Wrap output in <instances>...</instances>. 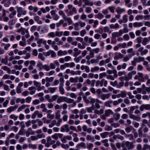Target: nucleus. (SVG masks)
Masks as SVG:
<instances>
[{
  "instance_id": "obj_1",
  "label": "nucleus",
  "mask_w": 150,
  "mask_h": 150,
  "mask_svg": "<svg viewBox=\"0 0 150 150\" xmlns=\"http://www.w3.org/2000/svg\"><path fill=\"white\" fill-rule=\"evenodd\" d=\"M58 13L59 15L62 16L63 19L65 21L67 22L69 24H71L72 23V21L71 18L67 17L63 11L62 10L59 11L58 12Z\"/></svg>"
},
{
  "instance_id": "obj_2",
  "label": "nucleus",
  "mask_w": 150,
  "mask_h": 150,
  "mask_svg": "<svg viewBox=\"0 0 150 150\" xmlns=\"http://www.w3.org/2000/svg\"><path fill=\"white\" fill-rule=\"evenodd\" d=\"M17 11V16L20 18L22 15L25 16L27 14L26 11L24 10L22 7H16Z\"/></svg>"
},
{
  "instance_id": "obj_3",
  "label": "nucleus",
  "mask_w": 150,
  "mask_h": 150,
  "mask_svg": "<svg viewBox=\"0 0 150 150\" xmlns=\"http://www.w3.org/2000/svg\"><path fill=\"white\" fill-rule=\"evenodd\" d=\"M37 67L39 68L40 71L44 69L46 71H49L50 70L49 66L47 64L43 65L41 62H38L36 65Z\"/></svg>"
},
{
  "instance_id": "obj_4",
  "label": "nucleus",
  "mask_w": 150,
  "mask_h": 150,
  "mask_svg": "<svg viewBox=\"0 0 150 150\" xmlns=\"http://www.w3.org/2000/svg\"><path fill=\"white\" fill-rule=\"evenodd\" d=\"M144 59V57L140 56L134 58L131 62V64L133 66H136L137 63H140L141 62H143Z\"/></svg>"
},
{
  "instance_id": "obj_5",
  "label": "nucleus",
  "mask_w": 150,
  "mask_h": 150,
  "mask_svg": "<svg viewBox=\"0 0 150 150\" xmlns=\"http://www.w3.org/2000/svg\"><path fill=\"white\" fill-rule=\"evenodd\" d=\"M67 7L69 11L68 13L69 15H72L77 13L76 8L75 7H74L72 5L69 4L67 5Z\"/></svg>"
},
{
  "instance_id": "obj_6",
  "label": "nucleus",
  "mask_w": 150,
  "mask_h": 150,
  "mask_svg": "<svg viewBox=\"0 0 150 150\" xmlns=\"http://www.w3.org/2000/svg\"><path fill=\"white\" fill-rule=\"evenodd\" d=\"M125 145L127 147L128 150L132 149L134 147V145L132 142L127 141L125 143Z\"/></svg>"
},
{
  "instance_id": "obj_7",
  "label": "nucleus",
  "mask_w": 150,
  "mask_h": 150,
  "mask_svg": "<svg viewBox=\"0 0 150 150\" xmlns=\"http://www.w3.org/2000/svg\"><path fill=\"white\" fill-rule=\"evenodd\" d=\"M90 100V103L91 104H93L95 102L97 103H102L101 101L99 100L98 99H94L90 97L88 98Z\"/></svg>"
},
{
  "instance_id": "obj_8",
  "label": "nucleus",
  "mask_w": 150,
  "mask_h": 150,
  "mask_svg": "<svg viewBox=\"0 0 150 150\" xmlns=\"http://www.w3.org/2000/svg\"><path fill=\"white\" fill-rule=\"evenodd\" d=\"M69 127V125L67 124H65L62 126L61 128V132H69L70 131V129Z\"/></svg>"
},
{
  "instance_id": "obj_9",
  "label": "nucleus",
  "mask_w": 150,
  "mask_h": 150,
  "mask_svg": "<svg viewBox=\"0 0 150 150\" xmlns=\"http://www.w3.org/2000/svg\"><path fill=\"white\" fill-rule=\"evenodd\" d=\"M50 12L54 20L57 21L59 19V17L56 13L55 11L54 10L51 11Z\"/></svg>"
},
{
  "instance_id": "obj_10",
  "label": "nucleus",
  "mask_w": 150,
  "mask_h": 150,
  "mask_svg": "<svg viewBox=\"0 0 150 150\" xmlns=\"http://www.w3.org/2000/svg\"><path fill=\"white\" fill-rule=\"evenodd\" d=\"M128 16L127 14L124 15L122 17V19H120L118 21V22L120 24L122 23H127L128 21Z\"/></svg>"
},
{
  "instance_id": "obj_11",
  "label": "nucleus",
  "mask_w": 150,
  "mask_h": 150,
  "mask_svg": "<svg viewBox=\"0 0 150 150\" xmlns=\"http://www.w3.org/2000/svg\"><path fill=\"white\" fill-rule=\"evenodd\" d=\"M34 84L37 88V90L38 91H41L42 88L41 87V83L36 81H34L33 82Z\"/></svg>"
},
{
  "instance_id": "obj_12",
  "label": "nucleus",
  "mask_w": 150,
  "mask_h": 150,
  "mask_svg": "<svg viewBox=\"0 0 150 150\" xmlns=\"http://www.w3.org/2000/svg\"><path fill=\"white\" fill-rule=\"evenodd\" d=\"M18 33H21V34L24 35L25 33H28V31L23 27H21L17 31Z\"/></svg>"
},
{
  "instance_id": "obj_13",
  "label": "nucleus",
  "mask_w": 150,
  "mask_h": 150,
  "mask_svg": "<svg viewBox=\"0 0 150 150\" xmlns=\"http://www.w3.org/2000/svg\"><path fill=\"white\" fill-rule=\"evenodd\" d=\"M84 40L86 43L90 44L92 42L93 40L92 38L89 37L88 36H86L84 38Z\"/></svg>"
},
{
  "instance_id": "obj_14",
  "label": "nucleus",
  "mask_w": 150,
  "mask_h": 150,
  "mask_svg": "<svg viewBox=\"0 0 150 150\" xmlns=\"http://www.w3.org/2000/svg\"><path fill=\"white\" fill-rule=\"evenodd\" d=\"M34 131H33L31 127L29 128L26 133V136L27 137H29L30 134L33 135L35 134Z\"/></svg>"
},
{
  "instance_id": "obj_15",
  "label": "nucleus",
  "mask_w": 150,
  "mask_h": 150,
  "mask_svg": "<svg viewBox=\"0 0 150 150\" xmlns=\"http://www.w3.org/2000/svg\"><path fill=\"white\" fill-rule=\"evenodd\" d=\"M74 56L75 57H76L81 52V51L77 48H74Z\"/></svg>"
},
{
  "instance_id": "obj_16",
  "label": "nucleus",
  "mask_w": 150,
  "mask_h": 150,
  "mask_svg": "<svg viewBox=\"0 0 150 150\" xmlns=\"http://www.w3.org/2000/svg\"><path fill=\"white\" fill-rule=\"evenodd\" d=\"M67 52L66 50L62 51L59 50L57 52V55L58 56H61L67 55Z\"/></svg>"
},
{
  "instance_id": "obj_17",
  "label": "nucleus",
  "mask_w": 150,
  "mask_h": 150,
  "mask_svg": "<svg viewBox=\"0 0 150 150\" xmlns=\"http://www.w3.org/2000/svg\"><path fill=\"white\" fill-rule=\"evenodd\" d=\"M110 96V94L106 93L102 94L100 96V98L103 100H105V99H108Z\"/></svg>"
},
{
  "instance_id": "obj_18",
  "label": "nucleus",
  "mask_w": 150,
  "mask_h": 150,
  "mask_svg": "<svg viewBox=\"0 0 150 150\" xmlns=\"http://www.w3.org/2000/svg\"><path fill=\"white\" fill-rule=\"evenodd\" d=\"M110 28L111 29H116L120 28V26L118 23H116L115 24H111L109 25Z\"/></svg>"
},
{
  "instance_id": "obj_19",
  "label": "nucleus",
  "mask_w": 150,
  "mask_h": 150,
  "mask_svg": "<svg viewBox=\"0 0 150 150\" xmlns=\"http://www.w3.org/2000/svg\"><path fill=\"white\" fill-rule=\"evenodd\" d=\"M66 98V97H60L58 98L57 100V102L58 103H60L62 102H65V100Z\"/></svg>"
},
{
  "instance_id": "obj_20",
  "label": "nucleus",
  "mask_w": 150,
  "mask_h": 150,
  "mask_svg": "<svg viewBox=\"0 0 150 150\" xmlns=\"http://www.w3.org/2000/svg\"><path fill=\"white\" fill-rule=\"evenodd\" d=\"M64 85L62 84H60L59 86V91L60 93L62 95H63L65 93V91L63 88Z\"/></svg>"
},
{
  "instance_id": "obj_21",
  "label": "nucleus",
  "mask_w": 150,
  "mask_h": 150,
  "mask_svg": "<svg viewBox=\"0 0 150 150\" xmlns=\"http://www.w3.org/2000/svg\"><path fill=\"white\" fill-rule=\"evenodd\" d=\"M113 113V112L110 109L106 110L105 111V115L107 117L109 116L110 115H112Z\"/></svg>"
},
{
  "instance_id": "obj_22",
  "label": "nucleus",
  "mask_w": 150,
  "mask_h": 150,
  "mask_svg": "<svg viewBox=\"0 0 150 150\" xmlns=\"http://www.w3.org/2000/svg\"><path fill=\"white\" fill-rule=\"evenodd\" d=\"M143 25V23L142 22H136L133 23V25L134 28L140 27Z\"/></svg>"
},
{
  "instance_id": "obj_23",
  "label": "nucleus",
  "mask_w": 150,
  "mask_h": 150,
  "mask_svg": "<svg viewBox=\"0 0 150 150\" xmlns=\"http://www.w3.org/2000/svg\"><path fill=\"white\" fill-rule=\"evenodd\" d=\"M138 75L139 78V79H138L139 80L142 82L144 81V75L143 73L140 72H138Z\"/></svg>"
},
{
  "instance_id": "obj_24",
  "label": "nucleus",
  "mask_w": 150,
  "mask_h": 150,
  "mask_svg": "<svg viewBox=\"0 0 150 150\" xmlns=\"http://www.w3.org/2000/svg\"><path fill=\"white\" fill-rule=\"evenodd\" d=\"M130 118L133 119L137 121H139L140 120V118L139 117L136 116L134 115L131 114L129 115Z\"/></svg>"
},
{
  "instance_id": "obj_25",
  "label": "nucleus",
  "mask_w": 150,
  "mask_h": 150,
  "mask_svg": "<svg viewBox=\"0 0 150 150\" xmlns=\"http://www.w3.org/2000/svg\"><path fill=\"white\" fill-rule=\"evenodd\" d=\"M127 52L130 54L132 56H134L136 54L134 50L132 48H130L128 49L127 50Z\"/></svg>"
},
{
  "instance_id": "obj_26",
  "label": "nucleus",
  "mask_w": 150,
  "mask_h": 150,
  "mask_svg": "<svg viewBox=\"0 0 150 150\" xmlns=\"http://www.w3.org/2000/svg\"><path fill=\"white\" fill-rule=\"evenodd\" d=\"M78 77H76L75 78L71 77L69 79V81L71 83H77L78 82Z\"/></svg>"
},
{
  "instance_id": "obj_27",
  "label": "nucleus",
  "mask_w": 150,
  "mask_h": 150,
  "mask_svg": "<svg viewBox=\"0 0 150 150\" xmlns=\"http://www.w3.org/2000/svg\"><path fill=\"white\" fill-rule=\"evenodd\" d=\"M82 0L86 5L92 6L93 5V2H91L89 0Z\"/></svg>"
},
{
  "instance_id": "obj_28",
  "label": "nucleus",
  "mask_w": 150,
  "mask_h": 150,
  "mask_svg": "<svg viewBox=\"0 0 150 150\" xmlns=\"http://www.w3.org/2000/svg\"><path fill=\"white\" fill-rule=\"evenodd\" d=\"M76 147L78 148L81 147L85 149L86 148V144L84 142H81L78 144L76 145Z\"/></svg>"
},
{
  "instance_id": "obj_29",
  "label": "nucleus",
  "mask_w": 150,
  "mask_h": 150,
  "mask_svg": "<svg viewBox=\"0 0 150 150\" xmlns=\"http://www.w3.org/2000/svg\"><path fill=\"white\" fill-rule=\"evenodd\" d=\"M112 100H109L107 101L104 103V105L105 106L108 107H111V104L112 103Z\"/></svg>"
},
{
  "instance_id": "obj_30",
  "label": "nucleus",
  "mask_w": 150,
  "mask_h": 150,
  "mask_svg": "<svg viewBox=\"0 0 150 150\" xmlns=\"http://www.w3.org/2000/svg\"><path fill=\"white\" fill-rule=\"evenodd\" d=\"M95 16L96 18L100 19L101 20L103 19L104 17V16L102 13H98V14H96L95 15Z\"/></svg>"
},
{
  "instance_id": "obj_31",
  "label": "nucleus",
  "mask_w": 150,
  "mask_h": 150,
  "mask_svg": "<svg viewBox=\"0 0 150 150\" xmlns=\"http://www.w3.org/2000/svg\"><path fill=\"white\" fill-rule=\"evenodd\" d=\"M81 71L79 70L75 71L74 70H71V74L72 75H80L81 74Z\"/></svg>"
},
{
  "instance_id": "obj_32",
  "label": "nucleus",
  "mask_w": 150,
  "mask_h": 150,
  "mask_svg": "<svg viewBox=\"0 0 150 150\" xmlns=\"http://www.w3.org/2000/svg\"><path fill=\"white\" fill-rule=\"evenodd\" d=\"M100 69V68L98 66H95L91 69V72L93 73L95 71H98Z\"/></svg>"
},
{
  "instance_id": "obj_33",
  "label": "nucleus",
  "mask_w": 150,
  "mask_h": 150,
  "mask_svg": "<svg viewBox=\"0 0 150 150\" xmlns=\"http://www.w3.org/2000/svg\"><path fill=\"white\" fill-rule=\"evenodd\" d=\"M107 75V74L105 72L100 73L99 74V79H102L103 78L106 77Z\"/></svg>"
},
{
  "instance_id": "obj_34",
  "label": "nucleus",
  "mask_w": 150,
  "mask_h": 150,
  "mask_svg": "<svg viewBox=\"0 0 150 150\" xmlns=\"http://www.w3.org/2000/svg\"><path fill=\"white\" fill-rule=\"evenodd\" d=\"M1 68L3 69L5 71H7V72L9 73L10 74L11 71V70L7 66H2L1 67Z\"/></svg>"
},
{
  "instance_id": "obj_35",
  "label": "nucleus",
  "mask_w": 150,
  "mask_h": 150,
  "mask_svg": "<svg viewBox=\"0 0 150 150\" xmlns=\"http://www.w3.org/2000/svg\"><path fill=\"white\" fill-rule=\"evenodd\" d=\"M149 41V40L148 38H144L142 41V44L143 45H146L147 44V43Z\"/></svg>"
},
{
  "instance_id": "obj_36",
  "label": "nucleus",
  "mask_w": 150,
  "mask_h": 150,
  "mask_svg": "<svg viewBox=\"0 0 150 150\" xmlns=\"http://www.w3.org/2000/svg\"><path fill=\"white\" fill-rule=\"evenodd\" d=\"M46 82L51 83L53 81L54 79V77H46Z\"/></svg>"
},
{
  "instance_id": "obj_37",
  "label": "nucleus",
  "mask_w": 150,
  "mask_h": 150,
  "mask_svg": "<svg viewBox=\"0 0 150 150\" xmlns=\"http://www.w3.org/2000/svg\"><path fill=\"white\" fill-rule=\"evenodd\" d=\"M95 113L99 115H100L103 113L104 110L103 109H100L99 110H98L96 109H95L94 111Z\"/></svg>"
},
{
  "instance_id": "obj_38",
  "label": "nucleus",
  "mask_w": 150,
  "mask_h": 150,
  "mask_svg": "<svg viewBox=\"0 0 150 150\" xmlns=\"http://www.w3.org/2000/svg\"><path fill=\"white\" fill-rule=\"evenodd\" d=\"M57 88L56 87H50L48 88V89L49 90V92H50L51 93H54Z\"/></svg>"
},
{
  "instance_id": "obj_39",
  "label": "nucleus",
  "mask_w": 150,
  "mask_h": 150,
  "mask_svg": "<svg viewBox=\"0 0 150 150\" xmlns=\"http://www.w3.org/2000/svg\"><path fill=\"white\" fill-rule=\"evenodd\" d=\"M16 14V11L12 12L8 16L10 18H12L14 17Z\"/></svg>"
},
{
  "instance_id": "obj_40",
  "label": "nucleus",
  "mask_w": 150,
  "mask_h": 150,
  "mask_svg": "<svg viewBox=\"0 0 150 150\" xmlns=\"http://www.w3.org/2000/svg\"><path fill=\"white\" fill-rule=\"evenodd\" d=\"M125 9L124 8H119L118 9L116 10V11L118 14H120L122 12H125Z\"/></svg>"
},
{
  "instance_id": "obj_41",
  "label": "nucleus",
  "mask_w": 150,
  "mask_h": 150,
  "mask_svg": "<svg viewBox=\"0 0 150 150\" xmlns=\"http://www.w3.org/2000/svg\"><path fill=\"white\" fill-rule=\"evenodd\" d=\"M38 58L42 61L45 60V58L42 53H39L38 55Z\"/></svg>"
},
{
  "instance_id": "obj_42",
  "label": "nucleus",
  "mask_w": 150,
  "mask_h": 150,
  "mask_svg": "<svg viewBox=\"0 0 150 150\" xmlns=\"http://www.w3.org/2000/svg\"><path fill=\"white\" fill-rule=\"evenodd\" d=\"M109 134V133L108 132H105L104 133H101L100 134V135L103 138H104L107 137Z\"/></svg>"
},
{
  "instance_id": "obj_43",
  "label": "nucleus",
  "mask_w": 150,
  "mask_h": 150,
  "mask_svg": "<svg viewBox=\"0 0 150 150\" xmlns=\"http://www.w3.org/2000/svg\"><path fill=\"white\" fill-rule=\"evenodd\" d=\"M57 123V121L55 120H53L51 123L49 125V127L50 128L52 127Z\"/></svg>"
},
{
  "instance_id": "obj_44",
  "label": "nucleus",
  "mask_w": 150,
  "mask_h": 150,
  "mask_svg": "<svg viewBox=\"0 0 150 150\" xmlns=\"http://www.w3.org/2000/svg\"><path fill=\"white\" fill-rule=\"evenodd\" d=\"M147 149L150 150V145H149L146 144H144L143 145L142 150H147Z\"/></svg>"
},
{
  "instance_id": "obj_45",
  "label": "nucleus",
  "mask_w": 150,
  "mask_h": 150,
  "mask_svg": "<svg viewBox=\"0 0 150 150\" xmlns=\"http://www.w3.org/2000/svg\"><path fill=\"white\" fill-rule=\"evenodd\" d=\"M118 46L122 48H125L127 47V45L126 43L123 42V43L118 44Z\"/></svg>"
},
{
  "instance_id": "obj_46",
  "label": "nucleus",
  "mask_w": 150,
  "mask_h": 150,
  "mask_svg": "<svg viewBox=\"0 0 150 150\" xmlns=\"http://www.w3.org/2000/svg\"><path fill=\"white\" fill-rule=\"evenodd\" d=\"M65 101V102L67 103H71L74 102V100L70 98H68L67 97H66V99Z\"/></svg>"
},
{
  "instance_id": "obj_47",
  "label": "nucleus",
  "mask_w": 150,
  "mask_h": 150,
  "mask_svg": "<svg viewBox=\"0 0 150 150\" xmlns=\"http://www.w3.org/2000/svg\"><path fill=\"white\" fill-rule=\"evenodd\" d=\"M48 36L50 38H54L56 36V35L54 32H51L48 34Z\"/></svg>"
},
{
  "instance_id": "obj_48",
  "label": "nucleus",
  "mask_w": 150,
  "mask_h": 150,
  "mask_svg": "<svg viewBox=\"0 0 150 150\" xmlns=\"http://www.w3.org/2000/svg\"><path fill=\"white\" fill-rule=\"evenodd\" d=\"M101 82L102 83L103 86V84L105 87H106L107 86L108 83V81L104 79H101Z\"/></svg>"
},
{
  "instance_id": "obj_49",
  "label": "nucleus",
  "mask_w": 150,
  "mask_h": 150,
  "mask_svg": "<svg viewBox=\"0 0 150 150\" xmlns=\"http://www.w3.org/2000/svg\"><path fill=\"white\" fill-rule=\"evenodd\" d=\"M61 117L60 111L59 110H57L55 113V118L58 119L60 118Z\"/></svg>"
},
{
  "instance_id": "obj_50",
  "label": "nucleus",
  "mask_w": 150,
  "mask_h": 150,
  "mask_svg": "<svg viewBox=\"0 0 150 150\" xmlns=\"http://www.w3.org/2000/svg\"><path fill=\"white\" fill-rule=\"evenodd\" d=\"M61 146L62 148L66 149H68L69 147V146L68 144H64V143L62 144Z\"/></svg>"
},
{
  "instance_id": "obj_51",
  "label": "nucleus",
  "mask_w": 150,
  "mask_h": 150,
  "mask_svg": "<svg viewBox=\"0 0 150 150\" xmlns=\"http://www.w3.org/2000/svg\"><path fill=\"white\" fill-rule=\"evenodd\" d=\"M9 117L11 119H13L14 120H17L18 118V116L13 114L10 115Z\"/></svg>"
},
{
  "instance_id": "obj_52",
  "label": "nucleus",
  "mask_w": 150,
  "mask_h": 150,
  "mask_svg": "<svg viewBox=\"0 0 150 150\" xmlns=\"http://www.w3.org/2000/svg\"><path fill=\"white\" fill-rule=\"evenodd\" d=\"M59 96L57 95H55L52 96L51 97V103L55 101L57 99H58Z\"/></svg>"
},
{
  "instance_id": "obj_53",
  "label": "nucleus",
  "mask_w": 150,
  "mask_h": 150,
  "mask_svg": "<svg viewBox=\"0 0 150 150\" xmlns=\"http://www.w3.org/2000/svg\"><path fill=\"white\" fill-rule=\"evenodd\" d=\"M92 10L91 8L89 6H87L85 8V11L86 13H89L91 12Z\"/></svg>"
},
{
  "instance_id": "obj_54",
  "label": "nucleus",
  "mask_w": 150,
  "mask_h": 150,
  "mask_svg": "<svg viewBox=\"0 0 150 150\" xmlns=\"http://www.w3.org/2000/svg\"><path fill=\"white\" fill-rule=\"evenodd\" d=\"M110 84L111 85L115 87L116 86H117L118 84V82L116 80H115L114 81H110Z\"/></svg>"
},
{
  "instance_id": "obj_55",
  "label": "nucleus",
  "mask_w": 150,
  "mask_h": 150,
  "mask_svg": "<svg viewBox=\"0 0 150 150\" xmlns=\"http://www.w3.org/2000/svg\"><path fill=\"white\" fill-rule=\"evenodd\" d=\"M28 146L30 149H35L37 148V145L35 144H30L28 145Z\"/></svg>"
},
{
  "instance_id": "obj_56",
  "label": "nucleus",
  "mask_w": 150,
  "mask_h": 150,
  "mask_svg": "<svg viewBox=\"0 0 150 150\" xmlns=\"http://www.w3.org/2000/svg\"><path fill=\"white\" fill-rule=\"evenodd\" d=\"M87 33L85 29H83L80 32V35L81 37H83Z\"/></svg>"
},
{
  "instance_id": "obj_57",
  "label": "nucleus",
  "mask_w": 150,
  "mask_h": 150,
  "mask_svg": "<svg viewBox=\"0 0 150 150\" xmlns=\"http://www.w3.org/2000/svg\"><path fill=\"white\" fill-rule=\"evenodd\" d=\"M99 22L97 20H95V21L93 23V27L94 28H96Z\"/></svg>"
},
{
  "instance_id": "obj_58",
  "label": "nucleus",
  "mask_w": 150,
  "mask_h": 150,
  "mask_svg": "<svg viewBox=\"0 0 150 150\" xmlns=\"http://www.w3.org/2000/svg\"><path fill=\"white\" fill-rule=\"evenodd\" d=\"M74 29L75 30H79V28L78 27L79 25V21L78 22H76L74 24Z\"/></svg>"
},
{
  "instance_id": "obj_59",
  "label": "nucleus",
  "mask_w": 150,
  "mask_h": 150,
  "mask_svg": "<svg viewBox=\"0 0 150 150\" xmlns=\"http://www.w3.org/2000/svg\"><path fill=\"white\" fill-rule=\"evenodd\" d=\"M37 139H41L42 138H44L45 137V135L43 133L39 134L37 135L36 136Z\"/></svg>"
},
{
  "instance_id": "obj_60",
  "label": "nucleus",
  "mask_w": 150,
  "mask_h": 150,
  "mask_svg": "<svg viewBox=\"0 0 150 150\" xmlns=\"http://www.w3.org/2000/svg\"><path fill=\"white\" fill-rule=\"evenodd\" d=\"M19 45L21 46L25 47L26 45V41H20L19 42Z\"/></svg>"
},
{
  "instance_id": "obj_61",
  "label": "nucleus",
  "mask_w": 150,
  "mask_h": 150,
  "mask_svg": "<svg viewBox=\"0 0 150 150\" xmlns=\"http://www.w3.org/2000/svg\"><path fill=\"white\" fill-rule=\"evenodd\" d=\"M108 140L107 139L103 140L102 142L104 144V145L105 146L108 147L109 146V144L108 143Z\"/></svg>"
},
{
  "instance_id": "obj_62",
  "label": "nucleus",
  "mask_w": 150,
  "mask_h": 150,
  "mask_svg": "<svg viewBox=\"0 0 150 150\" xmlns=\"http://www.w3.org/2000/svg\"><path fill=\"white\" fill-rule=\"evenodd\" d=\"M106 79L108 80H114V78L113 76L111 75H107L106 76Z\"/></svg>"
},
{
  "instance_id": "obj_63",
  "label": "nucleus",
  "mask_w": 150,
  "mask_h": 150,
  "mask_svg": "<svg viewBox=\"0 0 150 150\" xmlns=\"http://www.w3.org/2000/svg\"><path fill=\"white\" fill-rule=\"evenodd\" d=\"M37 28V26L35 25H33L31 26L30 28V31L33 33L36 30Z\"/></svg>"
},
{
  "instance_id": "obj_64",
  "label": "nucleus",
  "mask_w": 150,
  "mask_h": 150,
  "mask_svg": "<svg viewBox=\"0 0 150 150\" xmlns=\"http://www.w3.org/2000/svg\"><path fill=\"white\" fill-rule=\"evenodd\" d=\"M32 98L30 96H28L25 99V102L28 103H30L31 100Z\"/></svg>"
}]
</instances>
